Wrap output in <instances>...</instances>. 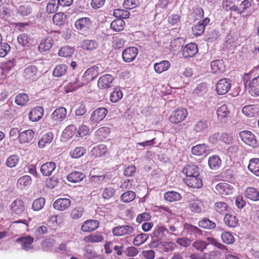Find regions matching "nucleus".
Returning a JSON list of instances; mask_svg holds the SVG:
<instances>
[{"label": "nucleus", "mask_w": 259, "mask_h": 259, "mask_svg": "<svg viewBox=\"0 0 259 259\" xmlns=\"http://www.w3.org/2000/svg\"><path fill=\"white\" fill-rule=\"evenodd\" d=\"M247 76L248 74L245 73L243 77L244 84L245 88L252 96H259V76L250 80L246 79V77Z\"/></svg>", "instance_id": "nucleus-1"}, {"label": "nucleus", "mask_w": 259, "mask_h": 259, "mask_svg": "<svg viewBox=\"0 0 259 259\" xmlns=\"http://www.w3.org/2000/svg\"><path fill=\"white\" fill-rule=\"evenodd\" d=\"M206 240L207 241V243L206 242L201 240L195 241L193 243V246L196 249L201 251L206 248L208 244L213 245L223 250H227V247L226 246L218 242L217 240L214 238L208 237L206 238Z\"/></svg>", "instance_id": "nucleus-2"}, {"label": "nucleus", "mask_w": 259, "mask_h": 259, "mask_svg": "<svg viewBox=\"0 0 259 259\" xmlns=\"http://www.w3.org/2000/svg\"><path fill=\"white\" fill-rule=\"evenodd\" d=\"M107 113V110L103 107L99 108L94 110L90 118V124L92 127L94 128L105 117Z\"/></svg>", "instance_id": "nucleus-3"}, {"label": "nucleus", "mask_w": 259, "mask_h": 259, "mask_svg": "<svg viewBox=\"0 0 259 259\" xmlns=\"http://www.w3.org/2000/svg\"><path fill=\"white\" fill-rule=\"evenodd\" d=\"M104 68L102 66L98 64L95 66L88 68L83 75V79L89 82L95 79L99 74L103 72Z\"/></svg>", "instance_id": "nucleus-4"}, {"label": "nucleus", "mask_w": 259, "mask_h": 259, "mask_svg": "<svg viewBox=\"0 0 259 259\" xmlns=\"http://www.w3.org/2000/svg\"><path fill=\"white\" fill-rule=\"evenodd\" d=\"M188 115L187 110L183 108H179L173 111L169 117V120L172 123L177 124L185 120Z\"/></svg>", "instance_id": "nucleus-5"}, {"label": "nucleus", "mask_w": 259, "mask_h": 259, "mask_svg": "<svg viewBox=\"0 0 259 259\" xmlns=\"http://www.w3.org/2000/svg\"><path fill=\"white\" fill-rule=\"evenodd\" d=\"M139 53V50L134 47L125 49L122 53V58L124 62L130 63L133 61Z\"/></svg>", "instance_id": "nucleus-6"}, {"label": "nucleus", "mask_w": 259, "mask_h": 259, "mask_svg": "<svg viewBox=\"0 0 259 259\" xmlns=\"http://www.w3.org/2000/svg\"><path fill=\"white\" fill-rule=\"evenodd\" d=\"M114 77L109 74H106L100 77L98 80V87L100 90L110 88L113 86Z\"/></svg>", "instance_id": "nucleus-7"}, {"label": "nucleus", "mask_w": 259, "mask_h": 259, "mask_svg": "<svg viewBox=\"0 0 259 259\" xmlns=\"http://www.w3.org/2000/svg\"><path fill=\"white\" fill-rule=\"evenodd\" d=\"M240 137L242 141L246 144L253 147L257 146V140L253 133L247 131H244L240 133Z\"/></svg>", "instance_id": "nucleus-8"}, {"label": "nucleus", "mask_w": 259, "mask_h": 259, "mask_svg": "<svg viewBox=\"0 0 259 259\" xmlns=\"http://www.w3.org/2000/svg\"><path fill=\"white\" fill-rule=\"evenodd\" d=\"M231 80L229 79H220L216 85V91L219 95H225L231 88Z\"/></svg>", "instance_id": "nucleus-9"}, {"label": "nucleus", "mask_w": 259, "mask_h": 259, "mask_svg": "<svg viewBox=\"0 0 259 259\" xmlns=\"http://www.w3.org/2000/svg\"><path fill=\"white\" fill-rule=\"evenodd\" d=\"M67 110L61 107L56 109L51 114L52 120L56 123L63 121L67 117Z\"/></svg>", "instance_id": "nucleus-10"}, {"label": "nucleus", "mask_w": 259, "mask_h": 259, "mask_svg": "<svg viewBox=\"0 0 259 259\" xmlns=\"http://www.w3.org/2000/svg\"><path fill=\"white\" fill-rule=\"evenodd\" d=\"M71 203L70 199L66 198H60L55 201L53 205L56 210L64 211L70 207Z\"/></svg>", "instance_id": "nucleus-11"}, {"label": "nucleus", "mask_w": 259, "mask_h": 259, "mask_svg": "<svg viewBox=\"0 0 259 259\" xmlns=\"http://www.w3.org/2000/svg\"><path fill=\"white\" fill-rule=\"evenodd\" d=\"M134 231L133 227L130 226H119L112 229L114 236H121L125 235H131Z\"/></svg>", "instance_id": "nucleus-12"}, {"label": "nucleus", "mask_w": 259, "mask_h": 259, "mask_svg": "<svg viewBox=\"0 0 259 259\" xmlns=\"http://www.w3.org/2000/svg\"><path fill=\"white\" fill-rule=\"evenodd\" d=\"M209 22V19L205 18L202 21H200L192 27V33L194 35L199 36L204 31L205 27Z\"/></svg>", "instance_id": "nucleus-13"}, {"label": "nucleus", "mask_w": 259, "mask_h": 259, "mask_svg": "<svg viewBox=\"0 0 259 259\" xmlns=\"http://www.w3.org/2000/svg\"><path fill=\"white\" fill-rule=\"evenodd\" d=\"M186 184L193 188H200L202 186V181L199 176L186 177L184 179Z\"/></svg>", "instance_id": "nucleus-14"}, {"label": "nucleus", "mask_w": 259, "mask_h": 259, "mask_svg": "<svg viewBox=\"0 0 259 259\" xmlns=\"http://www.w3.org/2000/svg\"><path fill=\"white\" fill-rule=\"evenodd\" d=\"M191 152L195 155L205 156L210 152V149L206 144H198L192 148Z\"/></svg>", "instance_id": "nucleus-15"}, {"label": "nucleus", "mask_w": 259, "mask_h": 259, "mask_svg": "<svg viewBox=\"0 0 259 259\" xmlns=\"http://www.w3.org/2000/svg\"><path fill=\"white\" fill-rule=\"evenodd\" d=\"M92 21L90 18L83 17L78 19L75 22V28L79 30H86L91 26Z\"/></svg>", "instance_id": "nucleus-16"}, {"label": "nucleus", "mask_w": 259, "mask_h": 259, "mask_svg": "<svg viewBox=\"0 0 259 259\" xmlns=\"http://www.w3.org/2000/svg\"><path fill=\"white\" fill-rule=\"evenodd\" d=\"M34 136V132L31 130H28L19 133L18 140L21 144L28 143L31 141Z\"/></svg>", "instance_id": "nucleus-17"}, {"label": "nucleus", "mask_w": 259, "mask_h": 259, "mask_svg": "<svg viewBox=\"0 0 259 259\" xmlns=\"http://www.w3.org/2000/svg\"><path fill=\"white\" fill-rule=\"evenodd\" d=\"M198 52L197 45L194 43H190L186 45L183 51V56L184 58L192 57Z\"/></svg>", "instance_id": "nucleus-18"}, {"label": "nucleus", "mask_w": 259, "mask_h": 259, "mask_svg": "<svg viewBox=\"0 0 259 259\" xmlns=\"http://www.w3.org/2000/svg\"><path fill=\"white\" fill-rule=\"evenodd\" d=\"M37 70L34 65H29L24 70L23 76L26 79L33 81L36 78Z\"/></svg>", "instance_id": "nucleus-19"}, {"label": "nucleus", "mask_w": 259, "mask_h": 259, "mask_svg": "<svg viewBox=\"0 0 259 259\" xmlns=\"http://www.w3.org/2000/svg\"><path fill=\"white\" fill-rule=\"evenodd\" d=\"M217 191L221 195H228L232 193L233 187L227 183H220L215 186Z\"/></svg>", "instance_id": "nucleus-20"}, {"label": "nucleus", "mask_w": 259, "mask_h": 259, "mask_svg": "<svg viewBox=\"0 0 259 259\" xmlns=\"http://www.w3.org/2000/svg\"><path fill=\"white\" fill-rule=\"evenodd\" d=\"M54 44V40L51 36H47L41 39L38 47V50L40 53H42L49 50Z\"/></svg>", "instance_id": "nucleus-21"}, {"label": "nucleus", "mask_w": 259, "mask_h": 259, "mask_svg": "<svg viewBox=\"0 0 259 259\" xmlns=\"http://www.w3.org/2000/svg\"><path fill=\"white\" fill-rule=\"evenodd\" d=\"M16 241L21 243L22 248L26 251H29L33 248L32 243L33 238L31 236H25L17 239Z\"/></svg>", "instance_id": "nucleus-22"}, {"label": "nucleus", "mask_w": 259, "mask_h": 259, "mask_svg": "<svg viewBox=\"0 0 259 259\" xmlns=\"http://www.w3.org/2000/svg\"><path fill=\"white\" fill-rule=\"evenodd\" d=\"M43 114V108L40 106H37L31 110L29 114V118L33 122L37 121L42 118Z\"/></svg>", "instance_id": "nucleus-23"}, {"label": "nucleus", "mask_w": 259, "mask_h": 259, "mask_svg": "<svg viewBox=\"0 0 259 259\" xmlns=\"http://www.w3.org/2000/svg\"><path fill=\"white\" fill-rule=\"evenodd\" d=\"M99 223L96 220H89L85 221L81 226V230L84 232H90L97 229Z\"/></svg>", "instance_id": "nucleus-24"}, {"label": "nucleus", "mask_w": 259, "mask_h": 259, "mask_svg": "<svg viewBox=\"0 0 259 259\" xmlns=\"http://www.w3.org/2000/svg\"><path fill=\"white\" fill-rule=\"evenodd\" d=\"M217 114L218 119L221 122H225L228 117L230 111L226 105L223 104L218 107L217 110Z\"/></svg>", "instance_id": "nucleus-25"}, {"label": "nucleus", "mask_w": 259, "mask_h": 259, "mask_svg": "<svg viewBox=\"0 0 259 259\" xmlns=\"http://www.w3.org/2000/svg\"><path fill=\"white\" fill-rule=\"evenodd\" d=\"M56 167L55 163L53 162H47L43 164L40 167V171L45 176H49L55 170Z\"/></svg>", "instance_id": "nucleus-26"}, {"label": "nucleus", "mask_w": 259, "mask_h": 259, "mask_svg": "<svg viewBox=\"0 0 259 259\" xmlns=\"http://www.w3.org/2000/svg\"><path fill=\"white\" fill-rule=\"evenodd\" d=\"M189 207L191 211L195 213H200L204 209V205L202 201L199 200H195L191 201Z\"/></svg>", "instance_id": "nucleus-27"}, {"label": "nucleus", "mask_w": 259, "mask_h": 259, "mask_svg": "<svg viewBox=\"0 0 259 259\" xmlns=\"http://www.w3.org/2000/svg\"><path fill=\"white\" fill-rule=\"evenodd\" d=\"M258 108L255 105H248L243 107L242 109V113L246 116L254 117L258 113Z\"/></svg>", "instance_id": "nucleus-28"}, {"label": "nucleus", "mask_w": 259, "mask_h": 259, "mask_svg": "<svg viewBox=\"0 0 259 259\" xmlns=\"http://www.w3.org/2000/svg\"><path fill=\"white\" fill-rule=\"evenodd\" d=\"M210 66L211 71L213 73H222L225 71V65L222 60L213 61Z\"/></svg>", "instance_id": "nucleus-29"}, {"label": "nucleus", "mask_w": 259, "mask_h": 259, "mask_svg": "<svg viewBox=\"0 0 259 259\" xmlns=\"http://www.w3.org/2000/svg\"><path fill=\"white\" fill-rule=\"evenodd\" d=\"M244 196L250 200L256 201L259 200V192L253 187H248L244 192Z\"/></svg>", "instance_id": "nucleus-30"}, {"label": "nucleus", "mask_w": 259, "mask_h": 259, "mask_svg": "<svg viewBox=\"0 0 259 259\" xmlns=\"http://www.w3.org/2000/svg\"><path fill=\"white\" fill-rule=\"evenodd\" d=\"M183 172L186 175V177L197 176L199 175V168L194 164L186 165L183 169Z\"/></svg>", "instance_id": "nucleus-31"}, {"label": "nucleus", "mask_w": 259, "mask_h": 259, "mask_svg": "<svg viewBox=\"0 0 259 259\" xmlns=\"http://www.w3.org/2000/svg\"><path fill=\"white\" fill-rule=\"evenodd\" d=\"M170 66V64L169 61L163 60L158 63H155L154 64V69L156 73L160 74L167 70Z\"/></svg>", "instance_id": "nucleus-32"}, {"label": "nucleus", "mask_w": 259, "mask_h": 259, "mask_svg": "<svg viewBox=\"0 0 259 259\" xmlns=\"http://www.w3.org/2000/svg\"><path fill=\"white\" fill-rule=\"evenodd\" d=\"M208 164L210 169L217 170L221 167L222 160L219 156L212 155L209 158Z\"/></svg>", "instance_id": "nucleus-33"}, {"label": "nucleus", "mask_w": 259, "mask_h": 259, "mask_svg": "<svg viewBox=\"0 0 259 259\" xmlns=\"http://www.w3.org/2000/svg\"><path fill=\"white\" fill-rule=\"evenodd\" d=\"M107 151V147L103 144H101L94 147L91 151V154L95 157H99L104 155Z\"/></svg>", "instance_id": "nucleus-34"}, {"label": "nucleus", "mask_w": 259, "mask_h": 259, "mask_svg": "<svg viewBox=\"0 0 259 259\" xmlns=\"http://www.w3.org/2000/svg\"><path fill=\"white\" fill-rule=\"evenodd\" d=\"M11 209L12 212L15 214L21 213L24 209L23 201L20 199L15 200L11 204Z\"/></svg>", "instance_id": "nucleus-35"}, {"label": "nucleus", "mask_w": 259, "mask_h": 259, "mask_svg": "<svg viewBox=\"0 0 259 259\" xmlns=\"http://www.w3.org/2000/svg\"><path fill=\"white\" fill-rule=\"evenodd\" d=\"M85 177V175L80 171H75L70 173L67 179L68 181L76 183L82 181Z\"/></svg>", "instance_id": "nucleus-36"}, {"label": "nucleus", "mask_w": 259, "mask_h": 259, "mask_svg": "<svg viewBox=\"0 0 259 259\" xmlns=\"http://www.w3.org/2000/svg\"><path fill=\"white\" fill-rule=\"evenodd\" d=\"M99 47L98 42L95 40L85 39L82 41L81 47L83 49L88 51H93L96 50Z\"/></svg>", "instance_id": "nucleus-37"}, {"label": "nucleus", "mask_w": 259, "mask_h": 259, "mask_svg": "<svg viewBox=\"0 0 259 259\" xmlns=\"http://www.w3.org/2000/svg\"><path fill=\"white\" fill-rule=\"evenodd\" d=\"M53 137V134L52 132H48L44 135L38 142V147L40 148H43L50 144L52 141Z\"/></svg>", "instance_id": "nucleus-38"}, {"label": "nucleus", "mask_w": 259, "mask_h": 259, "mask_svg": "<svg viewBox=\"0 0 259 259\" xmlns=\"http://www.w3.org/2000/svg\"><path fill=\"white\" fill-rule=\"evenodd\" d=\"M209 124L205 120H200L196 122L193 126V131L196 133H204L207 130Z\"/></svg>", "instance_id": "nucleus-39"}, {"label": "nucleus", "mask_w": 259, "mask_h": 259, "mask_svg": "<svg viewBox=\"0 0 259 259\" xmlns=\"http://www.w3.org/2000/svg\"><path fill=\"white\" fill-rule=\"evenodd\" d=\"M248 168L251 172L259 177V158L250 159Z\"/></svg>", "instance_id": "nucleus-40"}, {"label": "nucleus", "mask_w": 259, "mask_h": 259, "mask_svg": "<svg viewBox=\"0 0 259 259\" xmlns=\"http://www.w3.org/2000/svg\"><path fill=\"white\" fill-rule=\"evenodd\" d=\"M225 224L230 228H234L237 226L238 220L235 215L227 214L224 219Z\"/></svg>", "instance_id": "nucleus-41"}, {"label": "nucleus", "mask_w": 259, "mask_h": 259, "mask_svg": "<svg viewBox=\"0 0 259 259\" xmlns=\"http://www.w3.org/2000/svg\"><path fill=\"white\" fill-rule=\"evenodd\" d=\"M74 52L73 48L70 46H64L61 48L58 51V55L62 57H70Z\"/></svg>", "instance_id": "nucleus-42"}, {"label": "nucleus", "mask_w": 259, "mask_h": 259, "mask_svg": "<svg viewBox=\"0 0 259 259\" xmlns=\"http://www.w3.org/2000/svg\"><path fill=\"white\" fill-rule=\"evenodd\" d=\"M125 23L122 19H116L113 21L110 24L111 29L115 32L122 30L124 27Z\"/></svg>", "instance_id": "nucleus-43"}, {"label": "nucleus", "mask_w": 259, "mask_h": 259, "mask_svg": "<svg viewBox=\"0 0 259 259\" xmlns=\"http://www.w3.org/2000/svg\"><path fill=\"white\" fill-rule=\"evenodd\" d=\"M17 41L23 47H29L31 44L32 40L27 34L22 33L18 36Z\"/></svg>", "instance_id": "nucleus-44"}, {"label": "nucleus", "mask_w": 259, "mask_h": 259, "mask_svg": "<svg viewBox=\"0 0 259 259\" xmlns=\"http://www.w3.org/2000/svg\"><path fill=\"white\" fill-rule=\"evenodd\" d=\"M123 97L122 93L119 88H114L110 95V100L112 103H116L120 101Z\"/></svg>", "instance_id": "nucleus-45"}, {"label": "nucleus", "mask_w": 259, "mask_h": 259, "mask_svg": "<svg viewBox=\"0 0 259 259\" xmlns=\"http://www.w3.org/2000/svg\"><path fill=\"white\" fill-rule=\"evenodd\" d=\"M67 71V66L63 64L57 65L54 68L53 74L55 77H61L64 75Z\"/></svg>", "instance_id": "nucleus-46"}, {"label": "nucleus", "mask_w": 259, "mask_h": 259, "mask_svg": "<svg viewBox=\"0 0 259 259\" xmlns=\"http://www.w3.org/2000/svg\"><path fill=\"white\" fill-rule=\"evenodd\" d=\"M164 197L165 200L169 202L180 200L182 197L180 193L176 191H168L164 194Z\"/></svg>", "instance_id": "nucleus-47"}, {"label": "nucleus", "mask_w": 259, "mask_h": 259, "mask_svg": "<svg viewBox=\"0 0 259 259\" xmlns=\"http://www.w3.org/2000/svg\"><path fill=\"white\" fill-rule=\"evenodd\" d=\"M31 182V178L30 176L25 175L20 178L17 183V187L22 189L25 187H27L30 185Z\"/></svg>", "instance_id": "nucleus-48"}, {"label": "nucleus", "mask_w": 259, "mask_h": 259, "mask_svg": "<svg viewBox=\"0 0 259 259\" xmlns=\"http://www.w3.org/2000/svg\"><path fill=\"white\" fill-rule=\"evenodd\" d=\"M15 65V61L14 60H9L7 62L2 63L1 64V69L3 70V73L5 75L11 73L13 67Z\"/></svg>", "instance_id": "nucleus-49"}, {"label": "nucleus", "mask_w": 259, "mask_h": 259, "mask_svg": "<svg viewBox=\"0 0 259 259\" xmlns=\"http://www.w3.org/2000/svg\"><path fill=\"white\" fill-rule=\"evenodd\" d=\"M213 207L217 212L220 214H224L227 211L229 206L226 202L220 201L215 202Z\"/></svg>", "instance_id": "nucleus-50"}, {"label": "nucleus", "mask_w": 259, "mask_h": 259, "mask_svg": "<svg viewBox=\"0 0 259 259\" xmlns=\"http://www.w3.org/2000/svg\"><path fill=\"white\" fill-rule=\"evenodd\" d=\"M198 225L200 227L206 229H212L216 227L215 223L208 218H204L200 220L198 223Z\"/></svg>", "instance_id": "nucleus-51"}, {"label": "nucleus", "mask_w": 259, "mask_h": 259, "mask_svg": "<svg viewBox=\"0 0 259 259\" xmlns=\"http://www.w3.org/2000/svg\"><path fill=\"white\" fill-rule=\"evenodd\" d=\"M136 193L133 191H127L120 196L121 200L124 203H128L134 200L136 197Z\"/></svg>", "instance_id": "nucleus-52"}, {"label": "nucleus", "mask_w": 259, "mask_h": 259, "mask_svg": "<svg viewBox=\"0 0 259 259\" xmlns=\"http://www.w3.org/2000/svg\"><path fill=\"white\" fill-rule=\"evenodd\" d=\"M60 217L57 215H52L49 217L48 224L53 229H56L61 223L60 221Z\"/></svg>", "instance_id": "nucleus-53"}, {"label": "nucleus", "mask_w": 259, "mask_h": 259, "mask_svg": "<svg viewBox=\"0 0 259 259\" xmlns=\"http://www.w3.org/2000/svg\"><path fill=\"white\" fill-rule=\"evenodd\" d=\"M86 153V150L82 147H76L70 151V156L72 158H79L82 156Z\"/></svg>", "instance_id": "nucleus-54"}, {"label": "nucleus", "mask_w": 259, "mask_h": 259, "mask_svg": "<svg viewBox=\"0 0 259 259\" xmlns=\"http://www.w3.org/2000/svg\"><path fill=\"white\" fill-rule=\"evenodd\" d=\"M29 101L28 95L25 93L18 94L15 98V103L19 106H24Z\"/></svg>", "instance_id": "nucleus-55"}, {"label": "nucleus", "mask_w": 259, "mask_h": 259, "mask_svg": "<svg viewBox=\"0 0 259 259\" xmlns=\"http://www.w3.org/2000/svg\"><path fill=\"white\" fill-rule=\"evenodd\" d=\"M84 213V208L78 206L73 208L70 213V217L73 220H78L82 217Z\"/></svg>", "instance_id": "nucleus-56"}, {"label": "nucleus", "mask_w": 259, "mask_h": 259, "mask_svg": "<svg viewBox=\"0 0 259 259\" xmlns=\"http://www.w3.org/2000/svg\"><path fill=\"white\" fill-rule=\"evenodd\" d=\"M149 236L147 234L141 233L135 237L133 240V244L137 246H139L144 243H145L148 238Z\"/></svg>", "instance_id": "nucleus-57"}, {"label": "nucleus", "mask_w": 259, "mask_h": 259, "mask_svg": "<svg viewBox=\"0 0 259 259\" xmlns=\"http://www.w3.org/2000/svg\"><path fill=\"white\" fill-rule=\"evenodd\" d=\"M60 6L57 0H50L47 5L46 11L48 13H54Z\"/></svg>", "instance_id": "nucleus-58"}, {"label": "nucleus", "mask_w": 259, "mask_h": 259, "mask_svg": "<svg viewBox=\"0 0 259 259\" xmlns=\"http://www.w3.org/2000/svg\"><path fill=\"white\" fill-rule=\"evenodd\" d=\"M87 83L86 80L83 79V76H82L81 78L76 77L74 80H72L70 83V87L72 88L73 90H75Z\"/></svg>", "instance_id": "nucleus-59"}, {"label": "nucleus", "mask_w": 259, "mask_h": 259, "mask_svg": "<svg viewBox=\"0 0 259 259\" xmlns=\"http://www.w3.org/2000/svg\"><path fill=\"white\" fill-rule=\"evenodd\" d=\"M223 242L227 244H231L234 242L235 239L233 234L230 232H224L221 234Z\"/></svg>", "instance_id": "nucleus-60"}, {"label": "nucleus", "mask_w": 259, "mask_h": 259, "mask_svg": "<svg viewBox=\"0 0 259 259\" xmlns=\"http://www.w3.org/2000/svg\"><path fill=\"white\" fill-rule=\"evenodd\" d=\"M113 15L117 18L122 19H127L129 17L130 14L127 10H124L120 9H115L113 11Z\"/></svg>", "instance_id": "nucleus-61"}, {"label": "nucleus", "mask_w": 259, "mask_h": 259, "mask_svg": "<svg viewBox=\"0 0 259 259\" xmlns=\"http://www.w3.org/2000/svg\"><path fill=\"white\" fill-rule=\"evenodd\" d=\"M19 161V157L17 155H12L7 159L6 164L8 167H14L16 166Z\"/></svg>", "instance_id": "nucleus-62"}, {"label": "nucleus", "mask_w": 259, "mask_h": 259, "mask_svg": "<svg viewBox=\"0 0 259 259\" xmlns=\"http://www.w3.org/2000/svg\"><path fill=\"white\" fill-rule=\"evenodd\" d=\"M45 199L44 198H39L36 199L32 203V208L35 211H38L42 209L45 204Z\"/></svg>", "instance_id": "nucleus-63"}, {"label": "nucleus", "mask_w": 259, "mask_h": 259, "mask_svg": "<svg viewBox=\"0 0 259 259\" xmlns=\"http://www.w3.org/2000/svg\"><path fill=\"white\" fill-rule=\"evenodd\" d=\"M66 16L63 13L55 14L53 17V23L57 25H61L65 21Z\"/></svg>", "instance_id": "nucleus-64"}]
</instances>
